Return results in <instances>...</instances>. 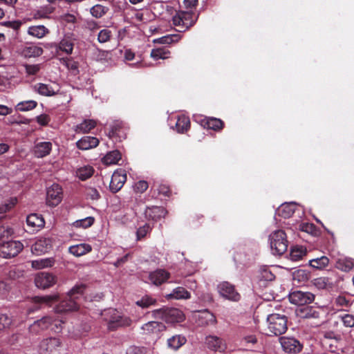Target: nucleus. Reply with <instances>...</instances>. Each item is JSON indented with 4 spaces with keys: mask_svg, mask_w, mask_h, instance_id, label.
<instances>
[{
    "mask_svg": "<svg viewBox=\"0 0 354 354\" xmlns=\"http://www.w3.org/2000/svg\"><path fill=\"white\" fill-rule=\"evenodd\" d=\"M257 277L263 286H266L268 282L273 281L275 278L270 268L266 266L260 267Z\"/></svg>",
    "mask_w": 354,
    "mask_h": 354,
    "instance_id": "a878e982",
    "label": "nucleus"
},
{
    "mask_svg": "<svg viewBox=\"0 0 354 354\" xmlns=\"http://www.w3.org/2000/svg\"><path fill=\"white\" fill-rule=\"evenodd\" d=\"M85 286L77 285L68 293L67 298L62 301L55 308L56 313H66L77 310L80 307V301L84 294Z\"/></svg>",
    "mask_w": 354,
    "mask_h": 354,
    "instance_id": "f257e3e1",
    "label": "nucleus"
},
{
    "mask_svg": "<svg viewBox=\"0 0 354 354\" xmlns=\"http://www.w3.org/2000/svg\"><path fill=\"white\" fill-rule=\"evenodd\" d=\"M40 331H42V330H41V328L37 321L34 322V323L29 327V332L31 334L36 335Z\"/></svg>",
    "mask_w": 354,
    "mask_h": 354,
    "instance_id": "338daca9",
    "label": "nucleus"
},
{
    "mask_svg": "<svg viewBox=\"0 0 354 354\" xmlns=\"http://www.w3.org/2000/svg\"><path fill=\"white\" fill-rule=\"evenodd\" d=\"M136 303L138 306L142 308H145L155 305L156 303V299L151 296L145 295L142 297L140 300H138Z\"/></svg>",
    "mask_w": 354,
    "mask_h": 354,
    "instance_id": "de8ad7c7",
    "label": "nucleus"
},
{
    "mask_svg": "<svg viewBox=\"0 0 354 354\" xmlns=\"http://www.w3.org/2000/svg\"><path fill=\"white\" fill-rule=\"evenodd\" d=\"M37 103L34 100L21 102L17 104V109L20 111H28L35 109Z\"/></svg>",
    "mask_w": 354,
    "mask_h": 354,
    "instance_id": "8fccbe9b",
    "label": "nucleus"
},
{
    "mask_svg": "<svg viewBox=\"0 0 354 354\" xmlns=\"http://www.w3.org/2000/svg\"><path fill=\"white\" fill-rule=\"evenodd\" d=\"M336 267L344 272H348L354 267L353 259L348 257H341L336 262Z\"/></svg>",
    "mask_w": 354,
    "mask_h": 354,
    "instance_id": "72a5a7b5",
    "label": "nucleus"
},
{
    "mask_svg": "<svg viewBox=\"0 0 354 354\" xmlns=\"http://www.w3.org/2000/svg\"><path fill=\"white\" fill-rule=\"evenodd\" d=\"M329 263V259L326 256L313 259L310 261V265L314 268L323 269L326 268Z\"/></svg>",
    "mask_w": 354,
    "mask_h": 354,
    "instance_id": "c03bdc74",
    "label": "nucleus"
},
{
    "mask_svg": "<svg viewBox=\"0 0 354 354\" xmlns=\"http://www.w3.org/2000/svg\"><path fill=\"white\" fill-rule=\"evenodd\" d=\"M73 46L74 44L71 38L64 37L59 41L58 48L67 55H71L73 50Z\"/></svg>",
    "mask_w": 354,
    "mask_h": 354,
    "instance_id": "a19ab883",
    "label": "nucleus"
},
{
    "mask_svg": "<svg viewBox=\"0 0 354 354\" xmlns=\"http://www.w3.org/2000/svg\"><path fill=\"white\" fill-rule=\"evenodd\" d=\"M198 19V15L190 11H180L172 18L173 24L181 28L180 32H184L192 26Z\"/></svg>",
    "mask_w": 354,
    "mask_h": 354,
    "instance_id": "423d86ee",
    "label": "nucleus"
},
{
    "mask_svg": "<svg viewBox=\"0 0 354 354\" xmlns=\"http://www.w3.org/2000/svg\"><path fill=\"white\" fill-rule=\"evenodd\" d=\"M94 221L95 219L93 216H88L84 218L75 221L73 225L75 227L87 228L93 224Z\"/></svg>",
    "mask_w": 354,
    "mask_h": 354,
    "instance_id": "09e8293b",
    "label": "nucleus"
},
{
    "mask_svg": "<svg viewBox=\"0 0 354 354\" xmlns=\"http://www.w3.org/2000/svg\"><path fill=\"white\" fill-rule=\"evenodd\" d=\"M342 321L346 327H354V315L351 314H346L342 316Z\"/></svg>",
    "mask_w": 354,
    "mask_h": 354,
    "instance_id": "052dcab7",
    "label": "nucleus"
},
{
    "mask_svg": "<svg viewBox=\"0 0 354 354\" xmlns=\"http://www.w3.org/2000/svg\"><path fill=\"white\" fill-rule=\"evenodd\" d=\"M190 297L191 294L183 287H177L170 294L167 295V298L169 299H188Z\"/></svg>",
    "mask_w": 354,
    "mask_h": 354,
    "instance_id": "473e14b6",
    "label": "nucleus"
},
{
    "mask_svg": "<svg viewBox=\"0 0 354 354\" xmlns=\"http://www.w3.org/2000/svg\"><path fill=\"white\" fill-rule=\"evenodd\" d=\"M141 328L145 334L158 335L160 332L165 330V326L162 322L151 321L145 324Z\"/></svg>",
    "mask_w": 354,
    "mask_h": 354,
    "instance_id": "b1692460",
    "label": "nucleus"
},
{
    "mask_svg": "<svg viewBox=\"0 0 354 354\" xmlns=\"http://www.w3.org/2000/svg\"><path fill=\"white\" fill-rule=\"evenodd\" d=\"M57 281L56 277L51 273L41 272L38 273L35 279L37 287L46 289L53 286Z\"/></svg>",
    "mask_w": 354,
    "mask_h": 354,
    "instance_id": "f8f14e48",
    "label": "nucleus"
},
{
    "mask_svg": "<svg viewBox=\"0 0 354 354\" xmlns=\"http://www.w3.org/2000/svg\"><path fill=\"white\" fill-rule=\"evenodd\" d=\"M13 234V230L8 225H0V239L9 237Z\"/></svg>",
    "mask_w": 354,
    "mask_h": 354,
    "instance_id": "e2e57ef3",
    "label": "nucleus"
},
{
    "mask_svg": "<svg viewBox=\"0 0 354 354\" xmlns=\"http://www.w3.org/2000/svg\"><path fill=\"white\" fill-rule=\"evenodd\" d=\"M111 37V31L109 29L101 30L97 35V41L100 43H105L109 41Z\"/></svg>",
    "mask_w": 354,
    "mask_h": 354,
    "instance_id": "4d7b16f0",
    "label": "nucleus"
},
{
    "mask_svg": "<svg viewBox=\"0 0 354 354\" xmlns=\"http://www.w3.org/2000/svg\"><path fill=\"white\" fill-rule=\"evenodd\" d=\"M57 300V296L46 295L44 297H35L32 299V307L28 308L27 310L28 314H30L37 310H39L43 305L50 306L52 303Z\"/></svg>",
    "mask_w": 354,
    "mask_h": 354,
    "instance_id": "ddd939ff",
    "label": "nucleus"
},
{
    "mask_svg": "<svg viewBox=\"0 0 354 354\" xmlns=\"http://www.w3.org/2000/svg\"><path fill=\"white\" fill-rule=\"evenodd\" d=\"M127 180V174L124 169H119L115 171L111 176L109 185L110 190L116 193L123 187Z\"/></svg>",
    "mask_w": 354,
    "mask_h": 354,
    "instance_id": "9b49d317",
    "label": "nucleus"
},
{
    "mask_svg": "<svg viewBox=\"0 0 354 354\" xmlns=\"http://www.w3.org/2000/svg\"><path fill=\"white\" fill-rule=\"evenodd\" d=\"M24 245L18 241H9L0 244V257L11 258L17 256L23 249Z\"/></svg>",
    "mask_w": 354,
    "mask_h": 354,
    "instance_id": "6e6552de",
    "label": "nucleus"
},
{
    "mask_svg": "<svg viewBox=\"0 0 354 354\" xmlns=\"http://www.w3.org/2000/svg\"><path fill=\"white\" fill-rule=\"evenodd\" d=\"M293 279L300 282L306 281L309 279V273L304 270H296L293 272Z\"/></svg>",
    "mask_w": 354,
    "mask_h": 354,
    "instance_id": "603ef678",
    "label": "nucleus"
},
{
    "mask_svg": "<svg viewBox=\"0 0 354 354\" xmlns=\"http://www.w3.org/2000/svg\"><path fill=\"white\" fill-rule=\"evenodd\" d=\"M152 316L161 319L169 324L180 323L185 320V316L182 310L176 308H162L151 312Z\"/></svg>",
    "mask_w": 354,
    "mask_h": 354,
    "instance_id": "7ed1b4c3",
    "label": "nucleus"
},
{
    "mask_svg": "<svg viewBox=\"0 0 354 354\" xmlns=\"http://www.w3.org/2000/svg\"><path fill=\"white\" fill-rule=\"evenodd\" d=\"M186 342V339L185 337L181 335H174L167 339V345L168 346L173 349L177 350Z\"/></svg>",
    "mask_w": 354,
    "mask_h": 354,
    "instance_id": "ea45409f",
    "label": "nucleus"
},
{
    "mask_svg": "<svg viewBox=\"0 0 354 354\" xmlns=\"http://www.w3.org/2000/svg\"><path fill=\"white\" fill-rule=\"evenodd\" d=\"M25 71L28 75H36L41 69L39 64H25Z\"/></svg>",
    "mask_w": 354,
    "mask_h": 354,
    "instance_id": "13d9d810",
    "label": "nucleus"
},
{
    "mask_svg": "<svg viewBox=\"0 0 354 354\" xmlns=\"http://www.w3.org/2000/svg\"><path fill=\"white\" fill-rule=\"evenodd\" d=\"M169 273L163 269H157L149 272L148 280L151 284L160 286L165 283L169 277Z\"/></svg>",
    "mask_w": 354,
    "mask_h": 354,
    "instance_id": "a211bd4d",
    "label": "nucleus"
},
{
    "mask_svg": "<svg viewBox=\"0 0 354 354\" xmlns=\"http://www.w3.org/2000/svg\"><path fill=\"white\" fill-rule=\"evenodd\" d=\"M295 209V203H285L282 204L277 210V213L279 216H281L283 218H289L290 217Z\"/></svg>",
    "mask_w": 354,
    "mask_h": 354,
    "instance_id": "c756f323",
    "label": "nucleus"
},
{
    "mask_svg": "<svg viewBox=\"0 0 354 354\" xmlns=\"http://www.w3.org/2000/svg\"><path fill=\"white\" fill-rule=\"evenodd\" d=\"M55 264L53 258L39 259L32 261V267L35 269H43L52 267Z\"/></svg>",
    "mask_w": 354,
    "mask_h": 354,
    "instance_id": "4c0bfd02",
    "label": "nucleus"
},
{
    "mask_svg": "<svg viewBox=\"0 0 354 354\" xmlns=\"http://www.w3.org/2000/svg\"><path fill=\"white\" fill-rule=\"evenodd\" d=\"M288 297L290 303L297 306L310 304L315 299V295L313 293L301 290L290 292Z\"/></svg>",
    "mask_w": 354,
    "mask_h": 354,
    "instance_id": "1a4fd4ad",
    "label": "nucleus"
},
{
    "mask_svg": "<svg viewBox=\"0 0 354 354\" xmlns=\"http://www.w3.org/2000/svg\"><path fill=\"white\" fill-rule=\"evenodd\" d=\"M201 125L204 128L218 131L223 128V123L222 120L216 118H205L201 120Z\"/></svg>",
    "mask_w": 354,
    "mask_h": 354,
    "instance_id": "c85d7f7f",
    "label": "nucleus"
},
{
    "mask_svg": "<svg viewBox=\"0 0 354 354\" xmlns=\"http://www.w3.org/2000/svg\"><path fill=\"white\" fill-rule=\"evenodd\" d=\"M43 49L35 45H27L23 47L20 50L21 56L26 58L36 57L41 55Z\"/></svg>",
    "mask_w": 354,
    "mask_h": 354,
    "instance_id": "bb28decb",
    "label": "nucleus"
},
{
    "mask_svg": "<svg viewBox=\"0 0 354 354\" xmlns=\"http://www.w3.org/2000/svg\"><path fill=\"white\" fill-rule=\"evenodd\" d=\"M35 91L44 96H53L59 91V86L57 84L38 83L34 86Z\"/></svg>",
    "mask_w": 354,
    "mask_h": 354,
    "instance_id": "2eb2a0df",
    "label": "nucleus"
},
{
    "mask_svg": "<svg viewBox=\"0 0 354 354\" xmlns=\"http://www.w3.org/2000/svg\"><path fill=\"white\" fill-rule=\"evenodd\" d=\"M26 223L29 231L35 232L44 227L45 221L41 215L30 214L26 218Z\"/></svg>",
    "mask_w": 354,
    "mask_h": 354,
    "instance_id": "dca6fc26",
    "label": "nucleus"
},
{
    "mask_svg": "<svg viewBox=\"0 0 354 354\" xmlns=\"http://www.w3.org/2000/svg\"><path fill=\"white\" fill-rule=\"evenodd\" d=\"M94 173V169L90 165H84L77 169L76 176L81 180H86L91 178Z\"/></svg>",
    "mask_w": 354,
    "mask_h": 354,
    "instance_id": "f704fd0d",
    "label": "nucleus"
},
{
    "mask_svg": "<svg viewBox=\"0 0 354 354\" xmlns=\"http://www.w3.org/2000/svg\"><path fill=\"white\" fill-rule=\"evenodd\" d=\"M87 197L92 200H97L100 197V193L95 188L89 187L86 191Z\"/></svg>",
    "mask_w": 354,
    "mask_h": 354,
    "instance_id": "0e129e2a",
    "label": "nucleus"
},
{
    "mask_svg": "<svg viewBox=\"0 0 354 354\" xmlns=\"http://www.w3.org/2000/svg\"><path fill=\"white\" fill-rule=\"evenodd\" d=\"M268 328L274 335H281L287 330V317L278 313L270 314L267 317Z\"/></svg>",
    "mask_w": 354,
    "mask_h": 354,
    "instance_id": "39448f33",
    "label": "nucleus"
},
{
    "mask_svg": "<svg viewBox=\"0 0 354 354\" xmlns=\"http://www.w3.org/2000/svg\"><path fill=\"white\" fill-rule=\"evenodd\" d=\"M219 295L227 300L237 302L241 299V295L236 290L235 286L228 281H222L217 285Z\"/></svg>",
    "mask_w": 354,
    "mask_h": 354,
    "instance_id": "0eeeda50",
    "label": "nucleus"
},
{
    "mask_svg": "<svg viewBox=\"0 0 354 354\" xmlns=\"http://www.w3.org/2000/svg\"><path fill=\"white\" fill-rule=\"evenodd\" d=\"M280 342L283 350L286 353H296L299 352L302 348L300 342L293 337H282Z\"/></svg>",
    "mask_w": 354,
    "mask_h": 354,
    "instance_id": "f3484780",
    "label": "nucleus"
},
{
    "mask_svg": "<svg viewBox=\"0 0 354 354\" xmlns=\"http://www.w3.org/2000/svg\"><path fill=\"white\" fill-rule=\"evenodd\" d=\"M180 37L179 35H167L159 38L158 40L159 43L164 44H169L174 42H177L180 40Z\"/></svg>",
    "mask_w": 354,
    "mask_h": 354,
    "instance_id": "864d4df0",
    "label": "nucleus"
},
{
    "mask_svg": "<svg viewBox=\"0 0 354 354\" xmlns=\"http://www.w3.org/2000/svg\"><path fill=\"white\" fill-rule=\"evenodd\" d=\"M121 153L118 150L111 151L107 153L102 159L104 165H110L117 164L121 159Z\"/></svg>",
    "mask_w": 354,
    "mask_h": 354,
    "instance_id": "c9c22d12",
    "label": "nucleus"
},
{
    "mask_svg": "<svg viewBox=\"0 0 354 354\" xmlns=\"http://www.w3.org/2000/svg\"><path fill=\"white\" fill-rule=\"evenodd\" d=\"M151 229V226L149 223H146L143 226L139 227L137 230L138 239H140L141 238L145 236Z\"/></svg>",
    "mask_w": 354,
    "mask_h": 354,
    "instance_id": "680f3d73",
    "label": "nucleus"
},
{
    "mask_svg": "<svg viewBox=\"0 0 354 354\" xmlns=\"http://www.w3.org/2000/svg\"><path fill=\"white\" fill-rule=\"evenodd\" d=\"M62 342L59 339L50 337L43 339L39 344V351L41 354L52 353L56 351L61 346Z\"/></svg>",
    "mask_w": 354,
    "mask_h": 354,
    "instance_id": "4468645a",
    "label": "nucleus"
},
{
    "mask_svg": "<svg viewBox=\"0 0 354 354\" xmlns=\"http://www.w3.org/2000/svg\"><path fill=\"white\" fill-rule=\"evenodd\" d=\"M50 248V241L46 238H41L32 245L31 250L34 254H41L48 252Z\"/></svg>",
    "mask_w": 354,
    "mask_h": 354,
    "instance_id": "5701e85b",
    "label": "nucleus"
},
{
    "mask_svg": "<svg viewBox=\"0 0 354 354\" xmlns=\"http://www.w3.org/2000/svg\"><path fill=\"white\" fill-rule=\"evenodd\" d=\"M190 124L189 118L184 115L178 116L176 122V129L178 133H183L187 131Z\"/></svg>",
    "mask_w": 354,
    "mask_h": 354,
    "instance_id": "58836bf2",
    "label": "nucleus"
},
{
    "mask_svg": "<svg viewBox=\"0 0 354 354\" xmlns=\"http://www.w3.org/2000/svg\"><path fill=\"white\" fill-rule=\"evenodd\" d=\"M169 51L160 48L153 49L151 52V56L155 60L167 59L169 57Z\"/></svg>",
    "mask_w": 354,
    "mask_h": 354,
    "instance_id": "49530a36",
    "label": "nucleus"
},
{
    "mask_svg": "<svg viewBox=\"0 0 354 354\" xmlns=\"http://www.w3.org/2000/svg\"><path fill=\"white\" fill-rule=\"evenodd\" d=\"M145 349L136 346H131L127 351V354H144Z\"/></svg>",
    "mask_w": 354,
    "mask_h": 354,
    "instance_id": "774afa93",
    "label": "nucleus"
},
{
    "mask_svg": "<svg viewBox=\"0 0 354 354\" xmlns=\"http://www.w3.org/2000/svg\"><path fill=\"white\" fill-rule=\"evenodd\" d=\"M98 144V139L93 136H84L76 142L77 147L81 150H88L96 147Z\"/></svg>",
    "mask_w": 354,
    "mask_h": 354,
    "instance_id": "393cba45",
    "label": "nucleus"
},
{
    "mask_svg": "<svg viewBox=\"0 0 354 354\" xmlns=\"http://www.w3.org/2000/svg\"><path fill=\"white\" fill-rule=\"evenodd\" d=\"M351 304V297L344 295L336 296L331 301L332 308L337 311L344 310L349 308Z\"/></svg>",
    "mask_w": 354,
    "mask_h": 354,
    "instance_id": "aec40b11",
    "label": "nucleus"
},
{
    "mask_svg": "<svg viewBox=\"0 0 354 354\" xmlns=\"http://www.w3.org/2000/svg\"><path fill=\"white\" fill-rule=\"evenodd\" d=\"M12 318L7 314L0 315V331L9 328L12 324Z\"/></svg>",
    "mask_w": 354,
    "mask_h": 354,
    "instance_id": "6e6d98bb",
    "label": "nucleus"
},
{
    "mask_svg": "<svg viewBox=\"0 0 354 354\" xmlns=\"http://www.w3.org/2000/svg\"><path fill=\"white\" fill-rule=\"evenodd\" d=\"M167 214L166 209L162 207L153 206L147 207L145 212V217L148 220L158 221L165 217Z\"/></svg>",
    "mask_w": 354,
    "mask_h": 354,
    "instance_id": "4be33fe9",
    "label": "nucleus"
},
{
    "mask_svg": "<svg viewBox=\"0 0 354 354\" xmlns=\"http://www.w3.org/2000/svg\"><path fill=\"white\" fill-rule=\"evenodd\" d=\"M305 254L306 252L302 248L294 247L291 249L290 255L292 261H297L300 260Z\"/></svg>",
    "mask_w": 354,
    "mask_h": 354,
    "instance_id": "3c124183",
    "label": "nucleus"
},
{
    "mask_svg": "<svg viewBox=\"0 0 354 354\" xmlns=\"http://www.w3.org/2000/svg\"><path fill=\"white\" fill-rule=\"evenodd\" d=\"M135 190L138 192L142 193L148 188V183L145 180H140L135 184Z\"/></svg>",
    "mask_w": 354,
    "mask_h": 354,
    "instance_id": "69168bd1",
    "label": "nucleus"
},
{
    "mask_svg": "<svg viewBox=\"0 0 354 354\" xmlns=\"http://www.w3.org/2000/svg\"><path fill=\"white\" fill-rule=\"evenodd\" d=\"M53 145L49 141L39 142L35 145L33 152L37 158H44L50 154Z\"/></svg>",
    "mask_w": 354,
    "mask_h": 354,
    "instance_id": "412c9836",
    "label": "nucleus"
},
{
    "mask_svg": "<svg viewBox=\"0 0 354 354\" xmlns=\"http://www.w3.org/2000/svg\"><path fill=\"white\" fill-rule=\"evenodd\" d=\"M270 245L274 255H281L288 249V241L284 231L278 230L269 236Z\"/></svg>",
    "mask_w": 354,
    "mask_h": 354,
    "instance_id": "20e7f679",
    "label": "nucleus"
},
{
    "mask_svg": "<svg viewBox=\"0 0 354 354\" xmlns=\"http://www.w3.org/2000/svg\"><path fill=\"white\" fill-rule=\"evenodd\" d=\"M299 315L304 319H318L320 316V310L312 306H305L299 310Z\"/></svg>",
    "mask_w": 354,
    "mask_h": 354,
    "instance_id": "2f4dec72",
    "label": "nucleus"
},
{
    "mask_svg": "<svg viewBox=\"0 0 354 354\" xmlns=\"http://www.w3.org/2000/svg\"><path fill=\"white\" fill-rule=\"evenodd\" d=\"M108 11L109 8L101 4H96L90 9L91 15L96 19L102 17Z\"/></svg>",
    "mask_w": 354,
    "mask_h": 354,
    "instance_id": "79ce46f5",
    "label": "nucleus"
},
{
    "mask_svg": "<svg viewBox=\"0 0 354 354\" xmlns=\"http://www.w3.org/2000/svg\"><path fill=\"white\" fill-rule=\"evenodd\" d=\"M205 344L208 348L214 351L223 352L226 348V344L224 340L215 335H209L206 337Z\"/></svg>",
    "mask_w": 354,
    "mask_h": 354,
    "instance_id": "6ab92c4d",
    "label": "nucleus"
},
{
    "mask_svg": "<svg viewBox=\"0 0 354 354\" xmlns=\"http://www.w3.org/2000/svg\"><path fill=\"white\" fill-rule=\"evenodd\" d=\"M102 316L107 322L109 329L112 330L118 327L129 326L131 323V320L129 317L123 316L120 312L113 308L104 310Z\"/></svg>",
    "mask_w": 354,
    "mask_h": 354,
    "instance_id": "f03ea898",
    "label": "nucleus"
},
{
    "mask_svg": "<svg viewBox=\"0 0 354 354\" xmlns=\"http://www.w3.org/2000/svg\"><path fill=\"white\" fill-rule=\"evenodd\" d=\"M62 324L63 322L61 319L56 318L53 315V322L50 326V329L55 333H59L62 330Z\"/></svg>",
    "mask_w": 354,
    "mask_h": 354,
    "instance_id": "bf43d9fd",
    "label": "nucleus"
},
{
    "mask_svg": "<svg viewBox=\"0 0 354 354\" xmlns=\"http://www.w3.org/2000/svg\"><path fill=\"white\" fill-rule=\"evenodd\" d=\"M92 250L91 245L87 243H80L71 245L68 248V252L75 257L83 256Z\"/></svg>",
    "mask_w": 354,
    "mask_h": 354,
    "instance_id": "cd10ccee",
    "label": "nucleus"
},
{
    "mask_svg": "<svg viewBox=\"0 0 354 354\" xmlns=\"http://www.w3.org/2000/svg\"><path fill=\"white\" fill-rule=\"evenodd\" d=\"M322 338L321 339L322 344L323 346L327 347L328 342H333L334 343H337L339 339V336L337 335L333 331H324L322 332Z\"/></svg>",
    "mask_w": 354,
    "mask_h": 354,
    "instance_id": "37998d69",
    "label": "nucleus"
},
{
    "mask_svg": "<svg viewBox=\"0 0 354 354\" xmlns=\"http://www.w3.org/2000/svg\"><path fill=\"white\" fill-rule=\"evenodd\" d=\"M96 126V122L93 120H84L82 122L77 124L74 130L77 133H86Z\"/></svg>",
    "mask_w": 354,
    "mask_h": 354,
    "instance_id": "7c9ffc66",
    "label": "nucleus"
},
{
    "mask_svg": "<svg viewBox=\"0 0 354 354\" xmlns=\"http://www.w3.org/2000/svg\"><path fill=\"white\" fill-rule=\"evenodd\" d=\"M199 324L209 325L215 324L216 319L213 313L208 310L201 312L198 315Z\"/></svg>",
    "mask_w": 354,
    "mask_h": 354,
    "instance_id": "e433bc0d",
    "label": "nucleus"
},
{
    "mask_svg": "<svg viewBox=\"0 0 354 354\" xmlns=\"http://www.w3.org/2000/svg\"><path fill=\"white\" fill-rule=\"evenodd\" d=\"M39 324L41 330H44L50 328L53 322V315H48L42 317L41 319L37 320Z\"/></svg>",
    "mask_w": 354,
    "mask_h": 354,
    "instance_id": "5fc2aeb1",
    "label": "nucleus"
},
{
    "mask_svg": "<svg viewBox=\"0 0 354 354\" xmlns=\"http://www.w3.org/2000/svg\"><path fill=\"white\" fill-rule=\"evenodd\" d=\"M28 32L35 37L41 38L48 32V30L44 26H35L30 27Z\"/></svg>",
    "mask_w": 354,
    "mask_h": 354,
    "instance_id": "a18cd8bd",
    "label": "nucleus"
},
{
    "mask_svg": "<svg viewBox=\"0 0 354 354\" xmlns=\"http://www.w3.org/2000/svg\"><path fill=\"white\" fill-rule=\"evenodd\" d=\"M62 200V189L58 184H53L48 188L46 203L51 207L58 205Z\"/></svg>",
    "mask_w": 354,
    "mask_h": 354,
    "instance_id": "9d476101",
    "label": "nucleus"
}]
</instances>
